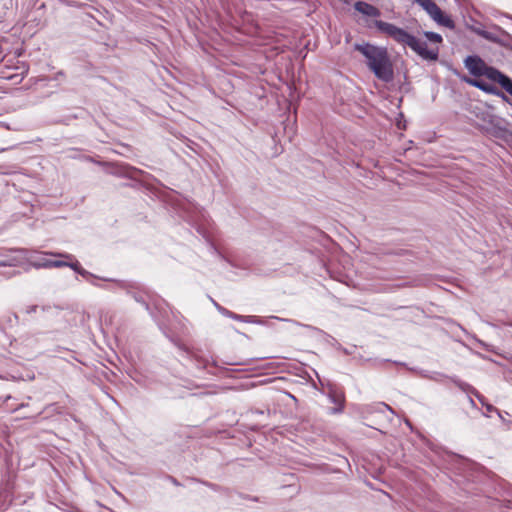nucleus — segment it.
Listing matches in <instances>:
<instances>
[{"mask_svg":"<svg viewBox=\"0 0 512 512\" xmlns=\"http://www.w3.org/2000/svg\"><path fill=\"white\" fill-rule=\"evenodd\" d=\"M464 66L469 71V73L475 77H464L463 81L465 83L476 87L487 94L495 95L502 98L504 101H508L507 96L494 85L488 84L478 79L479 77H485L491 82L499 84L502 89H504L508 94L512 96V79L495 67L489 66L479 56H467L464 59Z\"/></svg>","mask_w":512,"mask_h":512,"instance_id":"1","label":"nucleus"},{"mask_svg":"<svg viewBox=\"0 0 512 512\" xmlns=\"http://www.w3.org/2000/svg\"><path fill=\"white\" fill-rule=\"evenodd\" d=\"M354 49L363 55L368 69L376 78L385 83L394 79L393 64L387 48L363 42L356 43Z\"/></svg>","mask_w":512,"mask_h":512,"instance_id":"2","label":"nucleus"},{"mask_svg":"<svg viewBox=\"0 0 512 512\" xmlns=\"http://www.w3.org/2000/svg\"><path fill=\"white\" fill-rule=\"evenodd\" d=\"M426 40L417 38L410 34L406 44L422 59L436 61L439 56V47L442 43V36L435 32H424Z\"/></svg>","mask_w":512,"mask_h":512,"instance_id":"3","label":"nucleus"},{"mask_svg":"<svg viewBox=\"0 0 512 512\" xmlns=\"http://www.w3.org/2000/svg\"><path fill=\"white\" fill-rule=\"evenodd\" d=\"M414 3H417L419 6L426 11V13L439 25H442L447 28H453L454 22L453 20L445 15L440 7L435 3L434 0H413Z\"/></svg>","mask_w":512,"mask_h":512,"instance_id":"4","label":"nucleus"},{"mask_svg":"<svg viewBox=\"0 0 512 512\" xmlns=\"http://www.w3.org/2000/svg\"><path fill=\"white\" fill-rule=\"evenodd\" d=\"M374 25L379 31L390 36L398 43L406 44L409 39L410 34L394 24L384 22L382 20H375Z\"/></svg>","mask_w":512,"mask_h":512,"instance_id":"5","label":"nucleus"},{"mask_svg":"<svg viewBox=\"0 0 512 512\" xmlns=\"http://www.w3.org/2000/svg\"><path fill=\"white\" fill-rule=\"evenodd\" d=\"M60 256L66 258V259H69V260H72L74 258V256L71 254H60ZM68 267H70L72 270H74L76 273H78L82 277L86 278L87 280H90V278L98 279L97 276L93 275L89 271L82 268V266L80 265V263L77 260L70 261L68 263Z\"/></svg>","mask_w":512,"mask_h":512,"instance_id":"6","label":"nucleus"},{"mask_svg":"<svg viewBox=\"0 0 512 512\" xmlns=\"http://www.w3.org/2000/svg\"><path fill=\"white\" fill-rule=\"evenodd\" d=\"M354 8L356 11H358L359 13L365 15V16H368V17H379L381 12L380 10L367 3V2H364V1H357L355 4H354Z\"/></svg>","mask_w":512,"mask_h":512,"instance_id":"7","label":"nucleus"},{"mask_svg":"<svg viewBox=\"0 0 512 512\" xmlns=\"http://www.w3.org/2000/svg\"><path fill=\"white\" fill-rule=\"evenodd\" d=\"M175 345L183 350L184 352L187 353V355L196 362V365L197 367L201 368V369H204L206 366H207V363L208 361L206 359H204L203 357L199 356L193 349H190L189 347H187L186 345L182 344V343H179V342H174Z\"/></svg>","mask_w":512,"mask_h":512,"instance_id":"8","label":"nucleus"},{"mask_svg":"<svg viewBox=\"0 0 512 512\" xmlns=\"http://www.w3.org/2000/svg\"><path fill=\"white\" fill-rule=\"evenodd\" d=\"M128 294L138 303H141L145 306L146 310H150V306L148 304V294L144 291H136V290H129Z\"/></svg>","mask_w":512,"mask_h":512,"instance_id":"9","label":"nucleus"},{"mask_svg":"<svg viewBox=\"0 0 512 512\" xmlns=\"http://www.w3.org/2000/svg\"><path fill=\"white\" fill-rule=\"evenodd\" d=\"M329 398L333 403L338 405V407L333 408V413L342 412L344 409V396L342 394L330 393Z\"/></svg>","mask_w":512,"mask_h":512,"instance_id":"10","label":"nucleus"},{"mask_svg":"<svg viewBox=\"0 0 512 512\" xmlns=\"http://www.w3.org/2000/svg\"><path fill=\"white\" fill-rule=\"evenodd\" d=\"M451 380L459 389H461L462 391H464L468 394H472V392H474V390H475V388L473 386H471L470 384H468L466 382L459 380L456 377H451Z\"/></svg>","mask_w":512,"mask_h":512,"instance_id":"11","label":"nucleus"},{"mask_svg":"<svg viewBox=\"0 0 512 512\" xmlns=\"http://www.w3.org/2000/svg\"><path fill=\"white\" fill-rule=\"evenodd\" d=\"M190 480L193 482H196V483H200V484L212 489L215 492L222 491V486H220L218 484H215V483H212V482H209L206 480H202V479L196 478V477H192V478H190Z\"/></svg>","mask_w":512,"mask_h":512,"instance_id":"12","label":"nucleus"},{"mask_svg":"<svg viewBox=\"0 0 512 512\" xmlns=\"http://www.w3.org/2000/svg\"><path fill=\"white\" fill-rule=\"evenodd\" d=\"M243 322L251 323V324H258V325H267V320H265L262 317L253 316V315L245 316V318L243 319Z\"/></svg>","mask_w":512,"mask_h":512,"instance_id":"13","label":"nucleus"},{"mask_svg":"<svg viewBox=\"0 0 512 512\" xmlns=\"http://www.w3.org/2000/svg\"><path fill=\"white\" fill-rule=\"evenodd\" d=\"M68 263L67 261H62V260H47L45 261L44 263H42L40 266L42 267H65L67 266L68 267Z\"/></svg>","mask_w":512,"mask_h":512,"instance_id":"14","label":"nucleus"},{"mask_svg":"<svg viewBox=\"0 0 512 512\" xmlns=\"http://www.w3.org/2000/svg\"><path fill=\"white\" fill-rule=\"evenodd\" d=\"M421 285H422V279H414L411 282H406V283L400 284L398 286L399 287H406V286L418 287V286H421Z\"/></svg>","mask_w":512,"mask_h":512,"instance_id":"15","label":"nucleus"},{"mask_svg":"<svg viewBox=\"0 0 512 512\" xmlns=\"http://www.w3.org/2000/svg\"><path fill=\"white\" fill-rule=\"evenodd\" d=\"M472 395H474L483 406L486 404V398L482 394H480L479 391H477L476 389L474 390V392H472Z\"/></svg>","mask_w":512,"mask_h":512,"instance_id":"16","label":"nucleus"},{"mask_svg":"<svg viewBox=\"0 0 512 512\" xmlns=\"http://www.w3.org/2000/svg\"><path fill=\"white\" fill-rule=\"evenodd\" d=\"M165 478L171 482L174 486H182V484L174 477V476H171V475H166Z\"/></svg>","mask_w":512,"mask_h":512,"instance_id":"17","label":"nucleus"},{"mask_svg":"<svg viewBox=\"0 0 512 512\" xmlns=\"http://www.w3.org/2000/svg\"><path fill=\"white\" fill-rule=\"evenodd\" d=\"M484 407L486 408V411L488 413H490V412H498V409L495 406H493L492 404L488 403V402H486Z\"/></svg>","mask_w":512,"mask_h":512,"instance_id":"18","label":"nucleus"},{"mask_svg":"<svg viewBox=\"0 0 512 512\" xmlns=\"http://www.w3.org/2000/svg\"><path fill=\"white\" fill-rule=\"evenodd\" d=\"M39 306L38 305H30L26 308L25 312L27 314H31V313H34L38 310Z\"/></svg>","mask_w":512,"mask_h":512,"instance_id":"19","label":"nucleus"},{"mask_svg":"<svg viewBox=\"0 0 512 512\" xmlns=\"http://www.w3.org/2000/svg\"><path fill=\"white\" fill-rule=\"evenodd\" d=\"M232 489L228 488V487H223L222 486V491H219V493H222L228 497H230L232 495Z\"/></svg>","mask_w":512,"mask_h":512,"instance_id":"20","label":"nucleus"},{"mask_svg":"<svg viewBox=\"0 0 512 512\" xmlns=\"http://www.w3.org/2000/svg\"><path fill=\"white\" fill-rule=\"evenodd\" d=\"M245 318L244 315H240V314H236L233 312L232 314V318L233 320H236V321H240V322H243V319Z\"/></svg>","mask_w":512,"mask_h":512,"instance_id":"21","label":"nucleus"},{"mask_svg":"<svg viewBox=\"0 0 512 512\" xmlns=\"http://www.w3.org/2000/svg\"><path fill=\"white\" fill-rule=\"evenodd\" d=\"M221 314L225 317L232 318L233 312L228 309H222Z\"/></svg>","mask_w":512,"mask_h":512,"instance_id":"22","label":"nucleus"},{"mask_svg":"<svg viewBox=\"0 0 512 512\" xmlns=\"http://www.w3.org/2000/svg\"><path fill=\"white\" fill-rule=\"evenodd\" d=\"M210 300L211 302L213 303V305L216 307V309L221 313V310L222 309H226L225 307L221 306L220 304H218L213 298L210 297Z\"/></svg>","mask_w":512,"mask_h":512,"instance_id":"23","label":"nucleus"},{"mask_svg":"<svg viewBox=\"0 0 512 512\" xmlns=\"http://www.w3.org/2000/svg\"><path fill=\"white\" fill-rule=\"evenodd\" d=\"M250 412L252 414H257V415H263L265 413L264 410H261V409H258V408H252L250 410Z\"/></svg>","mask_w":512,"mask_h":512,"instance_id":"24","label":"nucleus"},{"mask_svg":"<svg viewBox=\"0 0 512 512\" xmlns=\"http://www.w3.org/2000/svg\"><path fill=\"white\" fill-rule=\"evenodd\" d=\"M240 496L243 498V499H249V500H253V501H258V498L257 497H250L248 495H243V494H240Z\"/></svg>","mask_w":512,"mask_h":512,"instance_id":"25","label":"nucleus"},{"mask_svg":"<svg viewBox=\"0 0 512 512\" xmlns=\"http://www.w3.org/2000/svg\"><path fill=\"white\" fill-rule=\"evenodd\" d=\"M204 229H205V226H201V225L197 226V232L200 233V234L204 233Z\"/></svg>","mask_w":512,"mask_h":512,"instance_id":"26","label":"nucleus"},{"mask_svg":"<svg viewBox=\"0 0 512 512\" xmlns=\"http://www.w3.org/2000/svg\"><path fill=\"white\" fill-rule=\"evenodd\" d=\"M496 413L499 416V418L502 420V422H506V419L504 418V416L502 415V412L500 410H498V412H496Z\"/></svg>","mask_w":512,"mask_h":512,"instance_id":"27","label":"nucleus"},{"mask_svg":"<svg viewBox=\"0 0 512 512\" xmlns=\"http://www.w3.org/2000/svg\"><path fill=\"white\" fill-rule=\"evenodd\" d=\"M468 400H469L470 405H471L473 408H475V407H476L475 401H474L470 396H468Z\"/></svg>","mask_w":512,"mask_h":512,"instance_id":"28","label":"nucleus"},{"mask_svg":"<svg viewBox=\"0 0 512 512\" xmlns=\"http://www.w3.org/2000/svg\"><path fill=\"white\" fill-rule=\"evenodd\" d=\"M382 405H383L387 410H389V411H391L392 413H394L393 409H392L389 405H387V404H385V403H382Z\"/></svg>","mask_w":512,"mask_h":512,"instance_id":"29","label":"nucleus"},{"mask_svg":"<svg viewBox=\"0 0 512 512\" xmlns=\"http://www.w3.org/2000/svg\"><path fill=\"white\" fill-rule=\"evenodd\" d=\"M508 428H510V425L512 424V422L510 420H507L506 419V422H503Z\"/></svg>","mask_w":512,"mask_h":512,"instance_id":"30","label":"nucleus"},{"mask_svg":"<svg viewBox=\"0 0 512 512\" xmlns=\"http://www.w3.org/2000/svg\"><path fill=\"white\" fill-rule=\"evenodd\" d=\"M272 318L278 319L280 321H290L289 319H283V318H279V317H276V316H272Z\"/></svg>","mask_w":512,"mask_h":512,"instance_id":"31","label":"nucleus"},{"mask_svg":"<svg viewBox=\"0 0 512 512\" xmlns=\"http://www.w3.org/2000/svg\"><path fill=\"white\" fill-rule=\"evenodd\" d=\"M15 251H16V252H18V253H21V254H24V253H25V250H24V249H17V250H15Z\"/></svg>","mask_w":512,"mask_h":512,"instance_id":"32","label":"nucleus"},{"mask_svg":"<svg viewBox=\"0 0 512 512\" xmlns=\"http://www.w3.org/2000/svg\"><path fill=\"white\" fill-rule=\"evenodd\" d=\"M0 265L1 266H7V265H13V264L12 263L1 262Z\"/></svg>","mask_w":512,"mask_h":512,"instance_id":"33","label":"nucleus"},{"mask_svg":"<svg viewBox=\"0 0 512 512\" xmlns=\"http://www.w3.org/2000/svg\"><path fill=\"white\" fill-rule=\"evenodd\" d=\"M289 397H291L294 401H297V398L295 396H293L292 394L290 393H287Z\"/></svg>","mask_w":512,"mask_h":512,"instance_id":"34","label":"nucleus"},{"mask_svg":"<svg viewBox=\"0 0 512 512\" xmlns=\"http://www.w3.org/2000/svg\"><path fill=\"white\" fill-rule=\"evenodd\" d=\"M304 326H305L306 328L316 330V328H315V327H313V326H310V325H304Z\"/></svg>","mask_w":512,"mask_h":512,"instance_id":"35","label":"nucleus"},{"mask_svg":"<svg viewBox=\"0 0 512 512\" xmlns=\"http://www.w3.org/2000/svg\"><path fill=\"white\" fill-rule=\"evenodd\" d=\"M48 308H49V307H47V306H42V307H41L42 311H47V310H48Z\"/></svg>","mask_w":512,"mask_h":512,"instance_id":"36","label":"nucleus"},{"mask_svg":"<svg viewBox=\"0 0 512 512\" xmlns=\"http://www.w3.org/2000/svg\"><path fill=\"white\" fill-rule=\"evenodd\" d=\"M406 424H407L409 427H411V423H410V421H409V420H406Z\"/></svg>","mask_w":512,"mask_h":512,"instance_id":"37","label":"nucleus"},{"mask_svg":"<svg viewBox=\"0 0 512 512\" xmlns=\"http://www.w3.org/2000/svg\"><path fill=\"white\" fill-rule=\"evenodd\" d=\"M395 364H398V365H400V366H403V365H404V363H398V362H395Z\"/></svg>","mask_w":512,"mask_h":512,"instance_id":"38","label":"nucleus"},{"mask_svg":"<svg viewBox=\"0 0 512 512\" xmlns=\"http://www.w3.org/2000/svg\"><path fill=\"white\" fill-rule=\"evenodd\" d=\"M5 150H6L5 148H1V149H0V152H3V151H5Z\"/></svg>","mask_w":512,"mask_h":512,"instance_id":"39","label":"nucleus"},{"mask_svg":"<svg viewBox=\"0 0 512 512\" xmlns=\"http://www.w3.org/2000/svg\"><path fill=\"white\" fill-rule=\"evenodd\" d=\"M351 0H344V2L349 3Z\"/></svg>","mask_w":512,"mask_h":512,"instance_id":"40","label":"nucleus"}]
</instances>
